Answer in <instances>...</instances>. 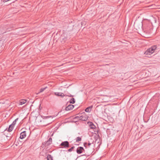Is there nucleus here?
<instances>
[{
    "instance_id": "obj_1",
    "label": "nucleus",
    "mask_w": 160,
    "mask_h": 160,
    "mask_svg": "<svg viewBox=\"0 0 160 160\" xmlns=\"http://www.w3.org/2000/svg\"><path fill=\"white\" fill-rule=\"evenodd\" d=\"M157 48V46L156 45H153L150 48H149V49H148L145 52V53L146 55H150L154 52V51Z\"/></svg>"
},
{
    "instance_id": "obj_2",
    "label": "nucleus",
    "mask_w": 160,
    "mask_h": 160,
    "mask_svg": "<svg viewBox=\"0 0 160 160\" xmlns=\"http://www.w3.org/2000/svg\"><path fill=\"white\" fill-rule=\"evenodd\" d=\"M142 22H140L139 23L136 22L134 23V26L136 27V29H139L140 28H142Z\"/></svg>"
},
{
    "instance_id": "obj_3",
    "label": "nucleus",
    "mask_w": 160,
    "mask_h": 160,
    "mask_svg": "<svg viewBox=\"0 0 160 160\" xmlns=\"http://www.w3.org/2000/svg\"><path fill=\"white\" fill-rule=\"evenodd\" d=\"M60 145L63 146L64 148H68L69 147V143L67 141L62 142L60 144Z\"/></svg>"
},
{
    "instance_id": "obj_4",
    "label": "nucleus",
    "mask_w": 160,
    "mask_h": 160,
    "mask_svg": "<svg viewBox=\"0 0 160 160\" xmlns=\"http://www.w3.org/2000/svg\"><path fill=\"white\" fill-rule=\"evenodd\" d=\"M83 151H84L83 148L82 147H79L77 149L76 152L78 154H81Z\"/></svg>"
},
{
    "instance_id": "obj_5",
    "label": "nucleus",
    "mask_w": 160,
    "mask_h": 160,
    "mask_svg": "<svg viewBox=\"0 0 160 160\" xmlns=\"http://www.w3.org/2000/svg\"><path fill=\"white\" fill-rule=\"evenodd\" d=\"M87 123L88 125L89 126V127L91 129H94L96 128V126L92 122L89 121L87 122Z\"/></svg>"
},
{
    "instance_id": "obj_6",
    "label": "nucleus",
    "mask_w": 160,
    "mask_h": 160,
    "mask_svg": "<svg viewBox=\"0 0 160 160\" xmlns=\"http://www.w3.org/2000/svg\"><path fill=\"white\" fill-rule=\"evenodd\" d=\"M26 132L24 131L21 133L19 138L21 139H23L26 137Z\"/></svg>"
},
{
    "instance_id": "obj_7",
    "label": "nucleus",
    "mask_w": 160,
    "mask_h": 160,
    "mask_svg": "<svg viewBox=\"0 0 160 160\" xmlns=\"http://www.w3.org/2000/svg\"><path fill=\"white\" fill-rule=\"evenodd\" d=\"M74 108V106L72 104H69L65 108V110L69 111L72 110Z\"/></svg>"
},
{
    "instance_id": "obj_8",
    "label": "nucleus",
    "mask_w": 160,
    "mask_h": 160,
    "mask_svg": "<svg viewBox=\"0 0 160 160\" xmlns=\"http://www.w3.org/2000/svg\"><path fill=\"white\" fill-rule=\"evenodd\" d=\"M74 119L75 120H81L84 121L85 120V119L84 118H83V117L82 116H77L75 117L74 118Z\"/></svg>"
},
{
    "instance_id": "obj_9",
    "label": "nucleus",
    "mask_w": 160,
    "mask_h": 160,
    "mask_svg": "<svg viewBox=\"0 0 160 160\" xmlns=\"http://www.w3.org/2000/svg\"><path fill=\"white\" fill-rule=\"evenodd\" d=\"M14 126H13L12 124L10 125L9 126V127L8 129L7 128V131L8 132H11L13 129L14 127Z\"/></svg>"
},
{
    "instance_id": "obj_10",
    "label": "nucleus",
    "mask_w": 160,
    "mask_h": 160,
    "mask_svg": "<svg viewBox=\"0 0 160 160\" xmlns=\"http://www.w3.org/2000/svg\"><path fill=\"white\" fill-rule=\"evenodd\" d=\"M54 94L56 96H60L62 98L64 96V93L62 92H55L54 93Z\"/></svg>"
},
{
    "instance_id": "obj_11",
    "label": "nucleus",
    "mask_w": 160,
    "mask_h": 160,
    "mask_svg": "<svg viewBox=\"0 0 160 160\" xmlns=\"http://www.w3.org/2000/svg\"><path fill=\"white\" fill-rule=\"evenodd\" d=\"M92 107L93 106H91L87 107L86 108L85 111L88 112H90L91 111V109L92 108Z\"/></svg>"
},
{
    "instance_id": "obj_12",
    "label": "nucleus",
    "mask_w": 160,
    "mask_h": 160,
    "mask_svg": "<svg viewBox=\"0 0 160 160\" xmlns=\"http://www.w3.org/2000/svg\"><path fill=\"white\" fill-rule=\"evenodd\" d=\"M6 136L7 137V139L8 140H10L12 138L13 135L10 133H8L6 135Z\"/></svg>"
},
{
    "instance_id": "obj_13",
    "label": "nucleus",
    "mask_w": 160,
    "mask_h": 160,
    "mask_svg": "<svg viewBox=\"0 0 160 160\" xmlns=\"http://www.w3.org/2000/svg\"><path fill=\"white\" fill-rule=\"evenodd\" d=\"M27 101V100L26 99L21 100L19 101V104L22 105L25 103Z\"/></svg>"
},
{
    "instance_id": "obj_14",
    "label": "nucleus",
    "mask_w": 160,
    "mask_h": 160,
    "mask_svg": "<svg viewBox=\"0 0 160 160\" xmlns=\"http://www.w3.org/2000/svg\"><path fill=\"white\" fill-rule=\"evenodd\" d=\"M52 142V138H49L48 140L46 142V143L48 145H50L51 144Z\"/></svg>"
},
{
    "instance_id": "obj_15",
    "label": "nucleus",
    "mask_w": 160,
    "mask_h": 160,
    "mask_svg": "<svg viewBox=\"0 0 160 160\" xmlns=\"http://www.w3.org/2000/svg\"><path fill=\"white\" fill-rule=\"evenodd\" d=\"M48 160H53L52 157L51 155L48 154L47 157Z\"/></svg>"
},
{
    "instance_id": "obj_16",
    "label": "nucleus",
    "mask_w": 160,
    "mask_h": 160,
    "mask_svg": "<svg viewBox=\"0 0 160 160\" xmlns=\"http://www.w3.org/2000/svg\"><path fill=\"white\" fill-rule=\"evenodd\" d=\"M75 102V100L73 98H72L69 101L70 103L74 104Z\"/></svg>"
},
{
    "instance_id": "obj_17",
    "label": "nucleus",
    "mask_w": 160,
    "mask_h": 160,
    "mask_svg": "<svg viewBox=\"0 0 160 160\" xmlns=\"http://www.w3.org/2000/svg\"><path fill=\"white\" fill-rule=\"evenodd\" d=\"M18 118L15 119L14 121H13L12 123V124L13 126H14V125L16 124V122L18 121Z\"/></svg>"
},
{
    "instance_id": "obj_18",
    "label": "nucleus",
    "mask_w": 160,
    "mask_h": 160,
    "mask_svg": "<svg viewBox=\"0 0 160 160\" xmlns=\"http://www.w3.org/2000/svg\"><path fill=\"white\" fill-rule=\"evenodd\" d=\"M81 138L79 137H77L76 138V142H78L81 140Z\"/></svg>"
},
{
    "instance_id": "obj_19",
    "label": "nucleus",
    "mask_w": 160,
    "mask_h": 160,
    "mask_svg": "<svg viewBox=\"0 0 160 160\" xmlns=\"http://www.w3.org/2000/svg\"><path fill=\"white\" fill-rule=\"evenodd\" d=\"M74 148H75V147L74 146H72L71 148H70L69 149H68V151L69 152H71L72 151V150H73V149H74Z\"/></svg>"
},
{
    "instance_id": "obj_20",
    "label": "nucleus",
    "mask_w": 160,
    "mask_h": 160,
    "mask_svg": "<svg viewBox=\"0 0 160 160\" xmlns=\"http://www.w3.org/2000/svg\"><path fill=\"white\" fill-rule=\"evenodd\" d=\"M47 87H46L45 88H42L40 89V91L38 92V93H39L40 92H41L43 91L46 88H47Z\"/></svg>"
},
{
    "instance_id": "obj_21",
    "label": "nucleus",
    "mask_w": 160,
    "mask_h": 160,
    "mask_svg": "<svg viewBox=\"0 0 160 160\" xmlns=\"http://www.w3.org/2000/svg\"><path fill=\"white\" fill-rule=\"evenodd\" d=\"M1 28H0V35H1V34H2L6 32H5V31L4 30V31H3L2 30H1Z\"/></svg>"
},
{
    "instance_id": "obj_22",
    "label": "nucleus",
    "mask_w": 160,
    "mask_h": 160,
    "mask_svg": "<svg viewBox=\"0 0 160 160\" xmlns=\"http://www.w3.org/2000/svg\"><path fill=\"white\" fill-rule=\"evenodd\" d=\"M44 117V118H43L44 119H47V118H51V117H52V116H45V117Z\"/></svg>"
},
{
    "instance_id": "obj_23",
    "label": "nucleus",
    "mask_w": 160,
    "mask_h": 160,
    "mask_svg": "<svg viewBox=\"0 0 160 160\" xmlns=\"http://www.w3.org/2000/svg\"><path fill=\"white\" fill-rule=\"evenodd\" d=\"M88 145V143L87 142H84V147H86V148H87V145Z\"/></svg>"
},
{
    "instance_id": "obj_24",
    "label": "nucleus",
    "mask_w": 160,
    "mask_h": 160,
    "mask_svg": "<svg viewBox=\"0 0 160 160\" xmlns=\"http://www.w3.org/2000/svg\"><path fill=\"white\" fill-rule=\"evenodd\" d=\"M99 140H98V139H96L95 140V143H98L99 142V141L100 140V139L99 138L98 139Z\"/></svg>"
},
{
    "instance_id": "obj_25",
    "label": "nucleus",
    "mask_w": 160,
    "mask_h": 160,
    "mask_svg": "<svg viewBox=\"0 0 160 160\" xmlns=\"http://www.w3.org/2000/svg\"><path fill=\"white\" fill-rule=\"evenodd\" d=\"M91 143H90V142H89L88 143V145L89 146H90V145L91 144Z\"/></svg>"
},
{
    "instance_id": "obj_26",
    "label": "nucleus",
    "mask_w": 160,
    "mask_h": 160,
    "mask_svg": "<svg viewBox=\"0 0 160 160\" xmlns=\"http://www.w3.org/2000/svg\"><path fill=\"white\" fill-rule=\"evenodd\" d=\"M70 97H73V96H72V95H71L70 96H69Z\"/></svg>"
},
{
    "instance_id": "obj_27",
    "label": "nucleus",
    "mask_w": 160,
    "mask_h": 160,
    "mask_svg": "<svg viewBox=\"0 0 160 160\" xmlns=\"http://www.w3.org/2000/svg\"><path fill=\"white\" fill-rule=\"evenodd\" d=\"M85 155L83 154V155H82L81 156H85Z\"/></svg>"
},
{
    "instance_id": "obj_28",
    "label": "nucleus",
    "mask_w": 160,
    "mask_h": 160,
    "mask_svg": "<svg viewBox=\"0 0 160 160\" xmlns=\"http://www.w3.org/2000/svg\"><path fill=\"white\" fill-rule=\"evenodd\" d=\"M98 137H99V135H98Z\"/></svg>"
}]
</instances>
